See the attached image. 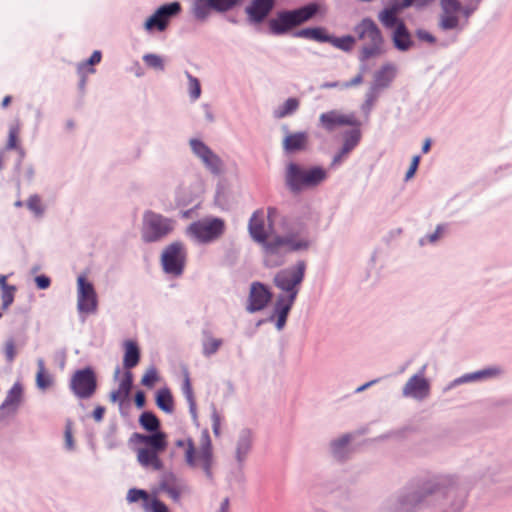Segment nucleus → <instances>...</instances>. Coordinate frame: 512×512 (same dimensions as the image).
<instances>
[{
  "mask_svg": "<svg viewBox=\"0 0 512 512\" xmlns=\"http://www.w3.org/2000/svg\"><path fill=\"white\" fill-rule=\"evenodd\" d=\"M277 214V209L274 207L267 209V215H265L263 209H258L252 214L248 224L251 237L256 242L263 244L266 253V262L271 266L281 264V262H275L272 259L274 255L304 250L309 246L308 241L298 233L285 237L277 236L268 241V236L273 230V224Z\"/></svg>",
  "mask_w": 512,
  "mask_h": 512,
  "instance_id": "obj_1",
  "label": "nucleus"
},
{
  "mask_svg": "<svg viewBox=\"0 0 512 512\" xmlns=\"http://www.w3.org/2000/svg\"><path fill=\"white\" fill-rule=\"evenodd\" d=\"M356 38L362 42L360 60L382 55L385 52L384 38L377 24L370 18L362 19L355 27Z\"/></svg>",
  "mask_w": 512,
  "mask_h": 512,
  "instance_id": "obj_2",
  "label": "nucleus"
},
{
  "mask_svg": "<svg viewBox=\"0 0 512 512\" xmlns=\"http://www.w3.org/2000/svg\"><path fill=\"white\" fill-rule=\"evenodd\" d=\"M319 10L316 3H310L295 10L282 11L269 20V29L275 35H282L312 19Z\"/></svg>",
  "mask_w": 512,
  "mask_h": 512,
  "instance_id": "obj_3",
  "label": "nucleus"
},
{
  "mask_svg": "<svg viewBox=\"0 0 512 512\" xmlns=\"http://www.w3.org/2000/svg\"><path fill=\"white\" fill-rule=\"evenodd\" d=\"M327 178V171L319 166L304 169L290 163L286 170V184L293 192L318 186Z\"/></svg>",
  "mask_w": 512,
  "mask_h": 512,
  "instance_id": "obj_4",
  "label": "nucleus"
},
{
  "mask_svg": "<svg viewBox=\"0 0 512 512\" xmlns=\"http://www.w3.org/2000/svg\"><path fill=\"white\" fill-rule=\"evenodd\" d=\"M175 220L151 210L143 214L141 237L144 242L160 241L174 231Z\"/></svg>",
  "mask_w": 512,
  "mask_h": 512,
  "instance_id": "obj_5",
  "label": "nucleus"
},
{
  "mask_svg": "<svg viewBox=\"0 0 512 512\" xmlns=\"http://www.w3.org/2000/svg\"><path fill=\"white\" fill-rule=\"evenodd\" d=\"M185 460L191 467L201 466L208 478L212 477L213 447L207 430L203 431L200 439V447L195 449L194 442L187 439L185 449Z\"/></svg>",
  "mask_w": 512,
  "mask_h": 512,
  "instance_id": "obj_6",
  "label": "nucleus"
},
{
  "mask_svg": "<svg viewBox=\"0 0 512 512\" xmlns=\"http://www.w3.org/2000/svg\"><path fill=\"white\" fill-rule=\"evenodd\" d=\"M225 231V221L217 217H206L191 223L187 232L201 243H209L220 238Z\"/></svg>",
  "mask_w": 512,
  "mask_h": 512,
  "instance_id": "obj_7",
  "label": "nucleus"
},
{
  "mask_svg": "<svg viewBox=\"0 0 512 512\" xmlns=\"http://www.w3.org/2000/svg\"><path fill=\"white\" fill-rule=\"evenodd\" d=\"M98 387L96 372L92 367L76 370L69 382L71 392L79 399L91 398Z\"/></svg>",
  "mask_w": 512,
  "mask_h": 512,
  "instance_id": "obj_8",
  "label": "nucleus"
},
{
  "mask_svg": "<svg viewBox=\"0 0 512 512\" xmlns=\"http://www.w3.org/2000/svg\"><path fill=\"white\" fill-rule=\"evenodd\" d=\"M305 269V262L299 261L294 267L279 271L274 277L275 286L286 292V296H293V299L296 300Z\"/></svg>",
  "mask_w": 512,
  "mask_h": 512,
  "instance_id": "obj_9",
  "label": "nucleus"
},
{
  "mask_svg": "<svg viewBox=\"0 0 512 512\" xmlns=\"http://www.w3.org/2000/svg\"><path fill=\"white\" fill-rule=\"evenodd\" d=\"M187 251L183 243L173 242L168 245L161 256L163 270L171 275L180 276L183 273Z\"/></svg>",
  "mask_w": 512,
  "mask_h": 512,
  "instance_id": "obj_10",
  "label": "nucleus"
},
{
  "mask_svg": "<svg viewBox=\"0 0 512 512\" xmlns=\"http://www.w3.org/2000/svg\"><path fill=\"white\" fill-rule=\"evenodd\" d=\"M77 307L81 313H93L97 309V295L93 285L84 276L77 279Z\"/></svg>",
  "mask_w": 512,
  "mask_h": 512,
  "instance_id": "obj_11",
  "label": "nucleus"
},
{
  "mask_svg": "<svg viewBox=\"0 0 512 512\" xmlns=\"http://www.w3.org/2000/svg\"><path fill=\"white\" fill-rule=\"evenodd\" d=\"M181 11L179 2H172L159 7L153 15H151L145 22L147 30L157 29L164 31L168 25L171 17L177 15Z\"/></svg>",
  "mask_w": 512,
  "mask_h": 512,
  "instance_id": "obj_12",
  "label": "nucleus"
},
{
  "mask_svg": "<svg viewBox=\"0 0 512 512\" xmlns=\"http://www.w3.org/2000/svg\"><path fill=\"white\" fill-rule=\"evenodd\" d=\"M272 298V293L264 284L253 282L250 286V292L247 302V311L253 313L263 310Z\"/></svg>",
  "mask_w": 512,
  "mask_h": 512,
  "instance_id": "obj_13",
  "label": "nucleus"
},
{
  "mask_svg": "<svg viewBox=\"0 0 512 512\" xmlns=\"http://www.w3.org/2000/svg\"><path fill=\"white\" fill-rule=\"evenodd\" d=\"M441 15L439 26L443 30L456 29L459 26L458 14L462 9L461 3L458 0H441Z\"/></svg>",
  "mask_w": 512,
  "mask_h": 512,
  "instance_id": "obj_14",
  "label": "nucleus"
},
{
  "mask_svg": "<svg viewBox=\"0 0 512 512\" xmlns=\"http://www.w3.org/2000/svg\"><path fill=\"white\" fill-rule=\"evenodd\" d=\"M320 124L327 131H333L341 126H358L359 122L353 113L343 114L337 110L322 113L319 117Z\"/></svg>",
  "mask_w": 512,
  "mask_h": 512,
  "instance_id": "obj_15",
  "label": "nucleus"
},
{
  "mask_svg": "<svg viewBox=\"0 0 512 512\" xmlns=\"http://www.w3.org/2000/svg\"><path fill=\"white\" fill-rule=\"evenodd\" d=\"M426 365L421 368L420 374L412 376L403 387V395L415 399H424L428 396L430 385L424 378Z\"/></svg>",
  "mask_w": 512,
  "mask_h": 512,
  "instance_id": "obj_16",
  "label": "nucleus"
},
{
  "mask_svg": "<svg viewBox=\"0 0 512 512\" xmlns=\"http://www.w3.org/2000/svg\"><path fill=\"white\" fill-rule=\"evenodd\" d=\"M190 146L193 152L203 161V163L213 172H218L221 167V161L211 149L202 141L197 139L190 140Z\"/></svg>",
  "mask_w": 512,
  "mask_h": 512,
  "instance_id": "obj_17",
  "label": "nucleus"
},
{
  "mask_svg": "<svg viewBox=\"0 0 512 512\" xmlns=\"http://www.w3.org/2000/svg\"><path fill=\"white\" fill-rule=\"evenodd\" d=\"M160 490L165 492L174 502L179 503L181 496L187 491V487L173 474H167L160 482Z\"/></svg>",
  "mask_w": 512,
  "mask_h": 512,
  "instance_id": "obj_18",
  "label": "nucleus"
},
{
  "mask_svg": "<svg viewBox=\"0 0 512 512\" xmlns=\"http://www.w3.org/2000/svg\"><path fill=\"white\" fill-rule=\"evenodd\" d=\"M274 4V0H253L246 8V12L252 21L259 23L271 12Z\"/></svg>",
  "mask_w": 512,
  "mask_h": 512,
  "instance_id": "obj_19",
  "label": "nucleus"
},
{
  "mask_svg": "<svg viewBox=\"0 0 512 512\" xmlns=\"http://www.w3.org/2000/svg\"><path fill=\"white\" fill-rule=\"evenodd\" d=\"M134 437L137 438L139 442L145 444L146 449H151L158 453H162L167 448V439L164 432L155 431L150 435L135 433Z\"/></svg>",
  "mask_w": 512,
  "mask_h": 512,
  "instance_id": "obj_20",
  "label": "nucleus"
},
{
  "mask_svg": "<svg viewBox=\"0 0 512 512\" xmlns=\"http://www.w3.org/2000/svg\"><path fill=\"white\" fill-rule=\"evenodd\" d=\"M293 296L280 295L275 303L274 315L277 317L276 328L283 329L286 324L288 314L294 304Z\"/></svg>",
  "mask_w": 512,
  "mask_h": 512,
  "instance_id": "obj_21",
  "label": "nucleus"
},
{
  "mask_svg": "<svg viewBox=\"0 0 512 512\" xmlns=\"http://www.w3.org/2000/svg\"><path fill=\"white\" fill-rule=\"evenodd\" d=\"M158 452L144 447L137 450V460L145 468L158 471L163 468V463Z\"/></svg>",
  "mask_w": 512,
  "mask_h": 512,
  "instance_id": "obj_22",
  "label": "nucleus"
},
{
  "mask_svg": "<svg viewBox=\"0 0 512 512\" xmlns=\"http://www.w3.org/2000/svg\"><path fill=\"white\" fill-rule=\"evenodd\" d=\"M392 41L394 46L400 51H407L413 45L411 34L404 22H399L397 27H395Z\"/></svg>",
  "mask_w": 512,
  "mask_h": 512,
  "instance_id": "obj_23",
  "label": "nucleus"
},
{
  "mask_svg": "<svg viewBox=\"0 0 512 512\" xmlns=\"http://www.w3.org/2000/svg\"><path fill=\"white\" fill-rule=\"evenodd\" d=\"M123 365L125 369L130 370L138 365L140 361V350L135 341L127 340L124 342Z\"/></svg>",
  "mask_w": 512,
  "mask_h": 512,
  "instance_id": "obj_24",
  "label": "nucleus"
},
{
  "mask_svg": "<svg viewBox=\"0 0 512 512\" xmlns=\"http://www.w3.org/2000/svg\"><path fill=\"white\" fill-rule=\"evenodd\" d=\"M307 144V134L304 132H297L289 134L283 141V147L286 151L292 152L302 150Z\"/></svg>",
  "mask_w": 512,
  "mask_h": 512,
  "instance_id": "obj_25",
  "label": "nucleus"
},
{
  "mask_svg": "<svg viewBox=\"0 0 512 512\" xmlns=\"http://www.w3.org/2000/svg\"><path fill=\"white\" fill-rule=\"evenodd\" d=\"M252 445L251 433L247 430H243L238 437L236 444V458L238 462L244 461L247 454L249 453Z\"/></svg>",
  "mask_w": 512,
  "mask_h": 512,
  "instance_id": "obj_26",
  "label": "nucleus"
},
{
  "mask_svg": "<svg viewBox=\"0 0 512 512\" xmlns=\"http://www.w3.org/2000/svg\"><path fill=\"white\" fill-rule=\"evenodd\" d=\"M295 37L314 40L317 42H327L330 40V36L326 33V30L322 27H313L301 29L294 33Z\"/></svg>",
  "mask_w": 512,
  "mask_h": 512,
  "instance_id": "obj_27",
  "label": "nucleus"
},
{
  "mask_svg": "<svg viewBox=\"0 0 512 512\" xmlns=\"http://www.w3.org/2000/svg\"><path fill=\"white\" fill-rule=\"evenodd\" d=\"M102 59V54L100 51L96 50L92 53L90 58L78 65V73L81 75V87L85 85V77L89 73H94L95 69L92 68L93 65L100 63Z\"/></svg>",
  "mask_w": 512,
  "mask_h": 512,
  "instance_id": "obj_28",
  "label": "nucleus"
},
{
  "mask_svg": "<svg viewBox=\"0 0 512 512\" xmlns=\"http://www.w3.org/2000/svg\"><path fill=\"white\" fill-rule=\"evenodd\" d=\"M156 405L165 413L174 411V400L171 391L168 388L160 389L156 394Z\"/></svg>",
  "mask_w": 512,
  "mask_h": 512,
  "instance_id": "obj_29",
  "label": "nucleus"
},
{
  "mask_svg": "<svg viewBox=\"0 0 512 512\" xmlns=\"http://www.w3.org/2000/svg\"><path fill=\"white\" fill-rule=\"evenodd\" d=\"M19 135H20V126L18 124L10 126L9 133H8V140H7L5 148H3V149L6 150L7 152L9 150H17L20 154V157L23 158L25 153H24L23 148L20 146Z\"/></svg>",
  "mask_w": 512,
  "mask_h": 512,
  "instance_id": "obj_30",
  "label": "nucleus"
},
{
  "mask_svg": "<svg viewBox=\"0 0 512 512\" xmlns=\"http://www.w3.org/2000/svg\"><path fill=\"white\" fill-rule=\"evenodd\" d=\"M398 11L399 8L396 6L386 8L379 13L378 19L386 28L397 27L399 22H403L397 17Z\"/></svg>",
  "mask_w": 512,
  "mask_h": 512,
  "instance_id": "obj_31",
  "label": "nucleus"
},
{
  "mask_svg": "<svg viewBox=\"0 0 512 512\" xmlns=\"http://www.w3.org/2000/svg\"><path fill=\"white\" fill-rule=\"evenodd\" d=\"M38 371L36 374V384L38 388L45 390L52 385V378L45 369V363L43 359L37 361Z\"/></svg>",
  "mask_w": 512,
  "mask_h": 512,
  "instance_id": "obj_32",
  "label": "nucleus"
},
{
  "mask_svg": "<svg viewBox=\"0 0 512 512\" xmlns=\"http://www.w3.org/2000/svg\"><path fill=\"white\" fill-rule=\"evenodd\" d=\"M395 75V68L391 64H386L381 67L380 70H378L375 73V83L378 86H387L388 83L393 79Z\"/></svg>",
  "mask_w": 512,
  "mask_h": 512,
  "instance_id": "obj_33",
  "label": "nucleus"
},
{
  "mask_svg": "<svg viewBox=\"0 0 512 512\" xmlns=\"http://www.w3.org/2000/svg\"><path fill=\"white\" fill-rule=\"evenodd\" d=\"M139 423L145 430L149 432L159 431L160 428L159 419L154 413L150 411L143 412L140 415Z\"/></svg>",
  "mask_w": 512,
  "mask_h": 512,
  "instance_id": "obj_34",
  "label": "nucleus"
},
{
  "mask_svg": "<svg viewBox=\"0 0 512 512\" xmlns=\"http://www.w3.org/2000/svg\"><path fill=\"white\" fill-rule=\"evenodd\" d=\"M183 394L189 404V410L194 419L197 418V407L189 376L186 375L183 383Z\"/></svg>",
  "mask_w": 512,
  "mask_h": 512,
  "instance_id": "obj_35",
  "label": "nucleus"
},
{
  "mask_svg": "<svg viewBox=\"0 0 512 512\" xmlns=\"http://www.w3.org/2000/svg\"><path fill=\"white\" fill-rule=\"evenodd\" d=\"M361 138L360 130L355 129L345 136L344 144L341 148L342 154H349L359 143Z\"/></svg>",
  "mask_w": 512,
  "mask_h": 512,
  "instance_id": "obj_36",
  "label": "nucleus"
},
{
  "mask_svg": "<svg viewBox=\"0 0 512 512\" xmlns=\"http://www.w3.org/2000/svg\"><path fill=\"white\" fill-rule=\"evenodd\" d=\"M207 5L217 11V12H226L240 4L242 0H206Z\"/></svg>",
  "mask_w": 512,
  "mask_h": 512,
  "instance_id": "obj_37",
  "label": "nucleus"
},
{
  "mask_svg": "<svg viewBox=\"0 0 512 512\" xmlns=\"http://www.w3.org/2000/svg\"><path fill=\"white\" fill-rule=\"evenodd\" d=\"M22 395V389L20 386L15 385L12 387V389L9 391L5 401L3 402L1 408H16L18 404L20 403Z\"/></svg>",
  "mask_w": 512,
  "mask_h": 512,
  "instance_id": "obj_38",
  "label": "nucleus"
},
{
  "mask_svg": "<svg viewBox=\"0 0 512 512\" xmlns=\"http://www.w3.org/2000/svg\"><path fill=\"white\" fill-rule=\"evenodd\" d=\"M299 107V101L296 98L287 99L284 104L275 112L277 118H284L294 113Z\"/></svg>",
  "mask_w": 512,
  "mask_h": 512,
  "instance_id": "obj_39",
  "label": "nucleus"
},
{
  "mask_svg": "<svg viewBox=\"0 0 512 512\" xmlns=\"http://www.w3.org/2000/svg\"><path fill=\"white\" fill-rule=\"evenodd\" d=\"M355 40L356 39L350 35L339 38L330 36V40L328 42L331 43L336 48H339L344 51H350L355 44Z\"/></svg>",
  "mask_w": 512,
  "mask_h": 512,
  "instance_id": "obj_40",
  "label": "nucleus"
},
{
  "mask_svg": "<svg viewBox=\"0 0 512 512\" xmlns=\"http://www.w3.org/2000/svg\"><path fill=\"white\" fill-rule=\"evenodd\" d=\"M222 345V340L218 338H214L212 336H208L203 341L202 347H203V354L205 356H211L215 354L218 349Z\"/></svg>",
  "mask_w": 512,
  "mask_h": 512,
  "instance_id": "obj_41",
  "label": "nucleus"
},
{
  "mask_svg": "<svg viewBox=\"0 0 512 512\" xmlns=\"http://www.w3.org/2000/svg\"><path fill=\"white\" fill-rule=\"evenodd\" d=\"M138 500H143L144 504H149V494L145 490L132 488L127 493V501L130 503L137 502Z\"/></svg>",
  "mask_w": 512,
  "mask_h": 512,
  "instance_id": "obj_42",
  "label": "nucleus"
},
{
  "mask_svg": "<svg viewBox=\"0 0 512 512\" xmlns=\"http://www.w3.org/2000/svg\"><path fill=\"white\" fill-rule=\"evenodd\" d=\"M158 381V373L154 367L149 368L141 379V384L145 387L152 388Z\"/></svg>",
  "mask_w": 512,
  "mask_h": 512,
  "instance_id": "obj_43",
  "label": "nucleus"
},
{
  "mask_svg": "<svg viewBox=\"0 0 512 512\" xmlns=\"http://www.w3.org/2000/svg\"><path fill=\"white\" fill-rule=\"evenodd\" d=\"M15 286L7 287L1 290L2 309L6 310L14 301Z\"/></svg>",
  "mask_w": 512,
  "mask_h": 512,
  "instance_id": "obj_44",
  "label": "nucleus"
},
{
  "mask_svg": "<svg viewBox=\"0 0 512 512\" xmlns=\"http://www.w3.org/2000/svg\"><path fill=\"white\" fill-rule=\"evenodd\" d=\"M143 61L145 64L151 68L164 70V63L160 56L156 54H146L143 56Z\"/></svg>",
  "mask_w": 512,
  "mask_h": 512,
  "instance_id": "obj_45",
  "label": "nucleus"
},
{
  "mask_svg": "<svg viewBox=\"0 0 512 512\" xmlns=\"http://www.w3.org/2000/svg\"><path fill=\"white\" fill-rule=\"evenodd\" d=\"M188 81H189V93L192 100H196L201 95V87L197 78L193 77L189 73H187Z\"/></svg>",
  "mask_w": 512,
  "mask_h": 512,
  "instance_id": "obj_46",
  "label": "nucleus"
},
{
  "mask_svg": "<svg viewBox=\"0 0 512 512\" xmlns=\"http://www.w3.org/2000/svg\"><path fill=\"white\" fill-rule=\"evenodd\" d=\"M208 8L210 7L207 5L206 0H195V5L193 8L194 15L198 19H204L208 14Z\"/></svg>",
  "mask_w": 512,
  "mask_h": 512,
  "instance_id": "obj_47",
  "label": "nucleus"
},
{
  "mask_svg": "<svg viewBox=\"0 0 512 512\" xmlns=\"http://www.w3.org/2000/svg\"><path fill=\"white\" fill-rule=\"evenodd\" d=\"M144 509L149 512H169L167 506L158 499H153L151 503L144 504Z\"/></svg>",
  "mask_w": 512,
  "mask_h": 512,
  "instance_id": "obj_48",
  "label": "nucleus"
},
{
  "mask_svg": "<svg viewBox=\"0 0 512 512\" xmlns=\"http://www.w3.org/2000/svg\"><path fill=\"white\" fill-rule=\"evenodd\" d=\"M27 207L37 215L43 212L41 199L37 195H33L28 199Z\"/></svg>",
  "mask_w": 512,
  "mask_h": 512,
  "instance_id": "obj_49",
  "label": "nucleus"
},
{
  "mask_svg": "<svg viewBox=\"0 0 512 512\" xmlns=\"http://www.w3.org/2000/svg\"><path fill=\"white\" fill-rule=\"evenodd\" d=\"M132 385H133V374L132 372H130L129 370H127L121 381H120V384L119 386L121 387V390L124 391V392H128L130 394V391L132 389Z\"/></svg>",
  "mask_w": 512,
  "mask_h": 512,
  "instance_id": "obj_50",
  "label": "nucleus"
},
{
  "mask_svg": "<svg viewBox=\"0 0 512 512\" xmlns=\"http://www.w3.org/2000/svg\"><path fill=\"white\" fill-rule=\"evenodd\" d=\"M4 353L8 362H13L17 354L15 343L12 339L6 341L4 346Z\"/></svg>",
  "mask_w": 512,
  "mask_h": 512,
  "instance_id": "obj_51",
  "label": "nucleus"
},
{
  "mask_svg": "<svg viewBox=\"0 0 512 512\" xmlns=\"http://www.w3.org/2000/svg\"><path fill=\"white\" fill-rule=\"evenodd\" d=\"M129 393L124 392L121 390V387L119 386L117 390L112 391L110 393V400L113 403H119L120 406L124 403V401L128 398Z\"/></svg>",
  "mask_w": 512,
  "mask_h": 512,
  "instance_id": "obj_52",
  "label": "nucleus"
},
{
  "mask_svg": "<svg viewBox=\"0 0 512 512\" xmlns=\"http://www.w3.org/2000/svg\"><path fill=\"white\" fill-rule=\"evenodd\" d=\"M350 441V438L348 435H344L343 437H341L340 439L334 441L332 443V449H333V453L336 455V456H339L340 457V452H341V449L345 448L347 446V444L349 443Z\"/></svg>",
  "mask_w": 512,
  "mask_h": 512,
  "instance_id": "obj_53",
  "label": "nucleus"
},
{
  "mask_svg": "<svg viewBox=\"0 0 512 512\" xmlns=\"http://www.w3.org/2000/svg\"><path fill=\"white\" fill-rule=\"evenodd\" d=\"M221 423H222V417L221 415L216 411V409L212 412V429L215 436H220L221 434Z\"/></svg>",
  "mask_w": 512,
  "mask_h": 512,
  "instance_id": "obj_54",
  "label": "nucleus"
},
{
  "mask_svg": "<svg viewBox=\"0 0 512 512\" xmlns=\"http://www.w3.org/2000/svg\"><path fill=\"white\" fill-rule=\"evenodd\" d=\"M434 1L435 0H402L401 8H406L411 5L421 8L433 3Z\"/></svg>",
  "mask_w": 512,
  "mask_h": 512,
  "instance_id": "obj_55",
  "label": "nucleus"
},
{
  "mask_svg": "<svg viewBox=\"0 0 512 512\" xmlns=\"http://www.w3.org/2000/svg\"><path fill=\"white\" fill-rule=\"evenodd\" d=\"M497 373H498V371L496 369H485V370L478 371L474 374L469 375L468 379L476 380V379H480V378L491 377V376L496 375Z\"/></svg>",
  "mask_w": 512,
  "mask_h": 512,
  "instance_id": "obj_56",
  "label": "nucleus"
},
{
  "mask_svg": "<svg viewBox=\"0 0 512 512\" xmlns=\"http://www.w3.org/2000/svg\"><path fill=\"white\" fill-rule=\"evenodd\" d=\"M419 162H420V156L416 155L412 158L410 167H409L408 171L406 172V176H405L406 180H409L414 176V174L418 168Z\"/></svg>",
  "mask_w": 512,
  "mask_h": 512,
  "instance_id": "obj_57",
  "label": "nucleus"
},
{
  "mask_svg": "<svg viewBox=\"0 0 512 512\" xmlns=\"http://www.w3.org/2000/svg\"><path fill=\"white\" fill-rule=\"evenodd\" d=\"M35 282L39 289H47L51 284L50 278L45 275L37 276Z\"/></svg>",
  "mask_w": 512,
  "mask_h": 512,
  "instance_id": "obj_58",
  "label": "nucleus"
},
{
  "mask_svg": "<svg viewBox=\"0 0 512 512\" xmlns=\"http://www.w3.org/2000/svg\"><path fill=\"white\" fill-rule=\"evenodd\" d=\"M416 34L420 40H423V41H426L429 43L435 42V38L429 32H427L425 30H418Z\"/></svg>",
  "mask_w": 512,
  "mask_h": 512,
  "instance_id": "obj_59",
  "label": "nucleus"
},
{
  "mask_svg": "<svg viewBox=\"0 0 512 512\" xmlns=\"http://www.w3.org/2000/svg\"><path fill=\"white\" fill-rule=\"evenodd\" d=\"M443 232H444V227L441 225L437 226L435 232H433L432 234L427 236L428 241L431 243L437 241L442 236Z\"/></svg>",
  "mask_w": 512,
  "mask_h": 512,
  "instance_id": "obj_60",
  "label": "nucleus"
},
{
  "mask_svg": "<svg viewBox=\"0 0 512 512\" xmlns=\"http://www.w3.org/2000/svg\"><path fill=\"white\" fill-rule=\"evenodd\" d=\"M362 81H363L362 75L358 74L357 76L352 78L350 81L343 83L341 85V87L342 88H349V87H352V86H357V85L361 84Z\"/></svg>",
  "mask_w": 512,
  "mask_h": 512,
  "instance_id": "obj_61",
  "label": "nucleus"
},
{
  "mask_svg": "<svg viewBox=\"0 0 512 512\" xmlns=\"http://www.w3.org/2000/svg\"><path fill=\"white\" fill-rule=\"evenodd\" d=\"M65 442H66V446L69 449L73 448V437H72V430H71L70 425H67L66 429H65Z\"/></svg>",
  "mask_w": 512,
  "mask_h": 512,
  "instance_id": "obj_62",
  "label": "nucleus"
},
{
  "mask_svg": "<svg viewBox=\"0 0 512 512\" xmlns=\"http://www.w3.org/2000/svg\"><path fill=\"white\" fill-rule=\"evenodd\" d=\"M145 394L142 391H138L135 394V404L138 408H143L145 405Z\"/></svg>",
  "mask_w": 512,
  "mask_h": 512,
  "instance_id": "obj_63",
  "label": "nucleus"
},
{
  "mask_svg": "<svg viewBox=\"0 0 512 512\" xmlns=\"http://www.w3.org/2000/svg\"><path fill=\"white\" fill-rule=\"evenodd\" d=\"M104 413L105 408L102 406H97L93 411V418L95 419V421L100 422L104 417Z\"/></svg>",
  "mask_w": 512,
  "mask_h": 512,
  "instance_id": "obj_64",
  "label": "nucleus"
}]
</instances>
